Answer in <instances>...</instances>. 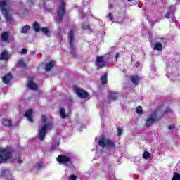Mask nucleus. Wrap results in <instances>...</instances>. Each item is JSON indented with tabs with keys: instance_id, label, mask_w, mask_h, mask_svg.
Masks as SVG:
<instances>
[{
	"instance_id": "4",
	"label": "nucleus",
	"mask_w": 180,
	"mask_h": 180,
	"mask_svg": "<svg viewBox=\"0 0 180 180\" xmlns=\"http://www.w3.org/2000/svg\"><path fill=\"white\" fill-rule=\"evenodd\" d=\"M57 161L66 167H71V165H72V162H71V155H60L57 158Z\"/></svg>"
},
{
	"instance_id": "18",
	"label": "nucleus",
	"mask_w": 180,
	"mask_h": 180,
	"mask_svg": "<svg viewBox=\"0 0 180 180\" xmlns=\"http://www.w3.org/2000/svg\"><path fill=\"white\" fill-rule=\"evenodd\" d=\"M124 20V14L121 13L117 15L115 22H117L118 23H122Z\"/></svg>"
},
{
	"instance_id": "17",
	"label": "nucleus",
	"mask_w": 180,
	"mask_h": 180,
	"mask_svg": "<svg viewBox=\"0 0 180 180\" xmlns=\"http://www.w3.org/2000/svg\"><path fill=\"white\" fill-rule=\"evenodd\" d=\"M56 64V62L54 60H51V62L48 63L45 65V70L46 71H50Z\"/></svg>"
},
{
	"instance_id": "8",
	"label": "nucleus",
	"mask_w": 180,
	"mask_h": 180,
	"mask_svg": "<svg viewBox=\"0 0 180 180\" xmlns=\"http://www.w3.org/2000/svg\"><path fill=\"white\" fill-rule=\"evenodd\" d=\"M106 65V62H105V59L102 56H98L96 60V67L97 70H100V68H103Z\"/></svg>"
},
{
	"instance_id": "19",
	"label": "nucleus",
	"mask_w": 180,
	"mask_h": 180,
	"mask_svg": "<svg viewBox=\"0 0 180 180\" xmlns=\"http://www.w3.org/2000/svg\"><path fill=\"white\" fill-rule=\"evenodd\" d=\"M12 79V75L8 74L3 77V82L4 84H9V81Z\"/></svg>"
},
{
	"instance_id": "2",
	"label": "nucleus",
	"mask_w": 180,
	"mask_h": 180,
	"mask_svg": "<svg viewBox=\"0 0 180 180\" xmlns=\"http://www.w3.org/2000/svg\"><path fill=\"white\" fill-rule=\"evenodd\" d=\"M8 160L17 161L18 164H22L23 160L19 155L16 156V153H12L8 148H0V164L6 162Z\"/></svg>"
},
{
	"instance_id": "33",
	"label": "nucleus",
	"mask_w": 180,
	"mask_h": 180,
	"mask_svg": "<svg viewBox=\"0 0 180 180\" xmlns=\"http://www.w3.org/2000/svg\"><path fill=\"white\" fill-rule=\"evenodd\" d=\"M6 180H16V179L15 178V176H13V173H12V172L10 173V175H8Z\"/></svg>"
},
{
	"instance_id": "11",
	"label": "nucleus",
	"mask_w": 180,
	"mask_h": 180,
	"mask_svg": "<svg viewBox=\"0 0 180 180\" xmlns=\"http://www.w3.org/2000/svg\"><path fill=\"white\" fill-rule=\"evenodd\" d=\"M68 41L70 47V50H74V31L70 30L68 37Z\"/></svg>"
},
{
	"instance_id": "25",
	"label": "nucleus",
	"mask_w": 180,
	"mask_h": 180,
	"mask_svg": "<svg viewBox=\"0 0 180 180\" xmlns=\"http://www.w3.org/2000/svg\"><path fill=\"white\" fill-rule=\"evenodd\" d=\"M117 98H119V94H117V93H111L110 94V99L111 101H116V99H117Z\"/></svg>"
},
{
	"instance_id": "46",
	"label": "nucleus",
	"mask_w": 180,
	"mask_h": 180,
	"mask_svg": "<svg viewBox=\"0 0 180 180\" xmlns=\"http://www.w3.org/2000/svg\"><path fill=\"white\" fill-rule=\"evenodd\" d=\"M124 72H126V70H124Z\"/></svg>"
},
{
	"instance_id": "44",
	"label": "nucleus",
	"mask_w": 180,
	"mask_h": 180,
	"mask_svg": "<svg viewBox=\"0 0 180 180\" xmlns=\"http://www.w3.org/2000/svg\"><path fill=\"white\" fill-rule=\"evenodd\" d=\"M167 112H169V109H168V110L165 111V113H167Z\"/></svg>"
},
{
	"instance_id": "21",
	"label": "nucleus",
	"mask_w": 180,
	"mask_h": 180,
	"mask_svg": "<svg viewBox=\"0 0 180 180\" xmlns=\"http://www.w3.org/2000/svg\"><path fill=\"white\" fill-rule=\"evenodd\" d=\"M3 125L5 126V127H11L12 126V123L11 122V120L3 119L2 120Z\"/></svg>"
},
{
	"instance_id": "29",
	"label": "nucleus",
	"mask_w": 180,
	"mask_h": 180,
	"mask_svg": "<svg viewBox=\"0 0 180 180\" xmlns=\"http://www.w3.org/2000/svg\"><path fill=\"white\" fill-rule=\"evenodd\" d=\"M30 29L29 25L23 26L21 29V33H27V31Z\"/></svg>"
},
{
	"instance_id": "14",
	"label": "nucleus",
	"mask_w": 180,
	"mask_h": 180,
	"mask_svg": "<svg viewBox=\"0 0 180 180\" xmlns=\"http://www.w3.org/2000/svg\"><path fill=\"white\" fill-rule=\"evenodd\" d=\"M12 172L7 169H4L0 172V178H4L6 180V177L11 174Z\"/></svg>"
},
{
	"instance_id": "32",
	"label": "nucleus",
	"mask_w": 180,
	"mask_h": 180,
	"mask_svg": "<svg viewBox=\"0 0 180 180\" xmlns=\"http://www.w3.org/2000/svg\"><path fill=\"white\" fill-rule=\"evenodd\" d=\"M172 180H180V174L179 173L174 172Z\"/></svg>"
},
{
	"instance_id": "47",
	"label": "nucleus",
	"mask_w": 180,
	"mask_h": 180,
	"mask_svg": "<svg viewBox=\"0 0 180 180\" xmlns=\"http://www.w3.org/2000/svg\"><path fill=\"white\" fill-rule=\"evenodd\" d=\"M0 20H1V18H0Z\"/></svg>"
},
{
	"instance_id": "40",
	"label": "nucleus",
	"mask_w": 180,
	"mask_h": 180,
	"mask_svg": "<svg viewBox=\"0 0 180 180\" xmlns=\"http://www.w3.org/2000/svg\"><path fill=\"white\" fill-rule=\"evenodd\" d=\"M27 49H22L20 54H27Z\"/></svg>"
},
{
	"instance_id": "23",
	"label": "nucleus",
	"mask_w": 180,
	"mask_h": 180,
	"mask_svg": "<svg viewBox=\"0 0 180 180\" xmlns=\"http://www.w3.org/2000/svg\"><path fill=\"white\" fill-rule=\"evenodd\" d=\"M41 30L46 36H50V34H51V32H50L47 27H42Z\"/></svg>"
},
{
	"instance_id": "13",
	"label": "nucleus",
	"mask_w": 180,
	"mask_h": 180,
	"mask_svg": "<svg viewBox=\"0 0 180 180\" xmlns=\"http://www.w3.org/2000/svg\"><path fill=\"white\" fill-rule=\"evenodd\" d=\"M25 116L27 118V120L30 122V123H33V110L30 109L27 110L25 113Z\"/></svg>"
},
{
	"instance_id": "1",
	"label": "nucleus",
	"mask_w": 180,
	"mask_h": 180,
	"mask_svg": "<svg viewBox=\"0 0 180 180\" xmlns=\"http://www.w3.org/2000/svg\"><path fill=\"white\" fill-rule=\"evenodd\" d=\"M51 116L49 115H42L39 127L38 128V137L39 140L43 141L47 134V130L53 129V122H51Z\"/></svg>"
},
{
	"instance_id": "26",
	"label": "nucleus",
	"mask_w": 180,
	"mask_h": 180,
	"mask_svg": "<svg viewBox=\"0 0 180 180\" xmlns=\"http://www.w3.org/2000/svg\"><path fill=\"white\" fill-rule=\"evenodd\" d=\"M60 115L62 119H65V117H67V114H65V109L64 108L60 109Z\"/></svg>"
},
{
	"instance_id": "12",
	"label": "nucleus",
	"mask_w": 180,
	"mask_h": 180,
	"mask_svg": "<svg viewBox=\"0 0 180 180\" xmlns=\"http://www.w3.org/2000/svg\"><path fill=\"white\" fill-rule=\"evenodd\" d=\"M27 81V88L36 91V89H37V84L33 82V77H29Z\"/></svg>"
},
{
	"instance_id": "35",
	"label": "nucleus",
	"mask_w": 180,
	"mask_h": 180,
	"mask_svg": "<svg viewBox=\"0 0 180 180\" xmlns=\"http://www.w3.org/2000/svg\"><path fill=\"white\" fill-rule=\"evenodd\" d=\"M77 178H78V176L76 174H72L69 176L68 180H77Z\"/></svg>"
},
{
	"instance_id": "20",
	"label": "nucleus",
	"mask_w": 180,
	"mask_h": 180,
	"mask_svg": "<svg viewBox=\"0 0 180 180\" xmlns=\"http://www.w3.org/2000/svg\"><path fill=\"white\" fill-rule=\"evenodd\" d=\"M1 40L3 41H8L9 40V33L4 32L1 34Z\"/></svg>"
},
{
	"instance_id": "16",
	"label": "nucleus",
	"mask_w": 180,
	"mask_h": 180,
	"mask_svg": "<svg viewBox=\"0 0 180 180\" xmlns=\"http://www.w3.org/2000/svg\"><path fill=\"white\" fill-rule=\"evenodd\" d=\"M9 57H11L9 53H8L6 51H4L1 53L0 59L4 60V61H8V60H9Z\"/></svg>"
},
{
	"instance_id": "37",
	"label": "nucleus",
	"mask_w": 180,
	"mask_h": 180,
	"mask_svg": "<svg viewBox=\"0 0 180 180\" xmlns=\"http://www.w3.org/2000/svg\"><path fill=\"white\" fill-rule=\"evenodd\" d=\"M108 18H109L110 20H111V22H115V20H115V18H113V13H109Z\"/></svg>"
},
{
	"instance_id": "31",
	"label": "nucleus",
	"mask_w": 180,
	"mask_h": 180,
	"mask_svg": "<svg viewBox=\"0 0 180 180\" xmlns=\"http://www.w3.org/2000/svg\"><path fill=\"white\" fill-rule=\"evenodd\" d=\"M60 146V142H56L55 144L52 145L50 150L51 151H54V150H56V148Z\"/></svg>"
},
{
	"instance_id": "24",
	"label": "nucleus",
	"mask_w": 180,
	"mask_h": 180,
	"mask_svg": "<svg viewBox=\"0 0 180 180\" xmlns=\"http://www.w3.org/2000/svg\"><path fill=\"white\" fill-rule=\"evenodd\" d=\"M101 79L103 85H105V84L108 82V74L105 73L103 75H102Z\"/></svg>"
},
{
	"instance_id": "38",
	"label": "nucleus",
	"mask_w": 180,
	"mask_h": 180,
	"mask_svg": "<svg viewBox=\"0 0 180 180\" xmlns=\"http://www.w3.org/2000/svg\"><path fill=\"white\" fill-rule=\"evenodd\" d=\"M82 28L83 29H89V23H88V22L83 23Z\"/></svg>"
},
{
	"instance_id": "7",
	"label": "nucleus",
	"mask_w": 180,
	"mask_h": 180,
	"mask_svg": "<svg viewBox=\"0 0 180 180\" xmlns=\"http://www.w3.org/2000/svg\"><path fill=\"white\" fill-rule=\"evenodd\" d=\"M65 8V2H64V0H61L58 8V16L56 17V20L58 22L63 19V16H64Z\"/></svg>"
},
{
	"instance_id": "28",
	"label": "nucleus",
	"mask_w": 180,
	"mask_h": 180,
	"mask_svg": "<svg viewBox=\"0 0 180 180\" xmlns=\"http://www.w3.org/2000/svg\"><path fill=\"white\" fill-rule=\"evenodd\" d=\"M150 157H151V154H150L148 151H145L143 153V158H144V160H148Z\"/></svg>"
},
{
	"instance_id": "39",
	"label": "nucleus",
	"mask_w": 180,
	"mask_h": 180,
	"mask_svg": "<svg viewBox=\"0 0 180 180\" xmlns=\"http://www.w3.org/2000/svg\"><path fill=\"white\" fill-rule=\"evenodd\" d=\"M117 136H122V131H123V130L122 129V128H117Z\"/></svg>"
},
{
	"instance_id": "43",
	"label": "nucleus",
	"mask_w": 180,
	"mask_h": 180,
	"mask_svg": "<svg viewBox=\"0 0 180 180\" xmlns=\"http://www.w3.org/2000/svg\"><path fill=\"white\" fill-rule=\"evenodd\" d=\"M139 65H140V63H136V67H139Z\"/></svg>"
},
{
	"instance_id": "3",
	"label": "nucleus",
	"mask_w": 180,
	"mask_h": 180,
	"mask_svg": "<svg viewBox=\"0 0 180 180\" xmlns=\"http://www.w3.org/2000/svg\"><path fill=\"white\" fill-rule=\"evenodd\" d=\"M10 3L9 0H0V9L6 20L11 22L12 20V16L8 13V9H9Z\"/></svg>"
},
{
	"instance_id": "22",
	"label": "nucleus",
	"mask_w": 180,
	"mask_h": 180,
	"mask_svg": "<svg viewBox=\"0 0 180 180\" xmlns=\"http://www.w3.org/2000/svg\"><path fill=\"white\" fill-rule=\"evenodd\" d=\"M154 50L161 51L162 50V44L161 42H156L154 46Z\"/></svg>"
},
{
	"instance_id": "30",
	"label": "nucleus",
	"mask_w": 180,
	"mask_h": 180,
	"mask_svg": "<svg viewBox=\"0 0 180 180\" xmlns=\"http://www.w3.org/2000/svg\"><path fill=\"white\" fill-rule=\"evenodd\" d=\"M33 28L36 32H39L40 30V25L37 22H34Z\"/></svg>"
},
{
	"instance_id": "41",
	"label": "nucleus",
	"mask_w": 180,
	"mask_h": 180,
	"mask_svg": "<svg viewBox=\"0 0 180 180\" xmlns=\"http://www.w3.org/2000/svg\"><path fill=\"white\" fill-rule=\"evenodd\" d=\"M173 129H175V125H169L168 127L169 130H172Z\"/></svg>"
},
{
	"instance_id": "10",
	"label": "nucleus",
	"mask_w": 180,
	"mask_h": 180,
	"mask_svg": "<svg viewBox=\"0 0 180 180\" xmlns=\"http://www.w3.org/2000/svg\"><path fill=\"white\" fill-rule=\"evenodd\" d=\"M174 9H175V7L174 6H172L171 9L169 10L165 15V18L167 19H169L170 22H174V18H175L173 11Z\"/></svg>"
},
{
	"instance_id": "15",
	"label": "nucleus",
	"mask_w": 180,
	"mask_h": 180,
	"mask_svg": "<svg viewBox=\"0 0 180 180\" xmlns=\"http://www.w3.org/2000/svg\"><path fill=\"white\" fill-rule=\"evenodd\" d=\"M130 79L133 85H139V82H140V79H141V78L137 75H132L130 77Z\"/></svg>"
},
{
	"instance_id": "5",
	"label": "nucleus",
	"mask_w": 180,
	"mask_h": 180,
	"mask_svg": "<svg viewBox=\"0 0 180 180\" xmlns=\"http://www.w3.org/2000/svg\"><path fill=\"white\" fill-rule=\"evenodd\" d=\"M160 113V110H157L154 111L146 119L145 126L148 127L153 124V123H155L158 120V114Z\"/></svg>"
},
{
	"instance_id": "6",
	"label": "nucleus",
	"mask_w": 180,
	"mask_h": 180,
	"mask_svg": "<svg viewBox=\"0 0 180 180\" xmlns=\"http://www.w3.org/2000/svg\"><path fill=\"white\" fill-rule=\"evenodd\" d=\"M99 146L103 148H115V142L105 138H101L98 141Z\"/></svg>"
},
{
	"instance_id": "34",
	"label": "nucleus",
	"mask_w": 180,
	"mask_h": 180,
	"mask_svg": "<svg viewBox=\"0 0 180 180\" xmlns=\"http://www.w3.org/2000/svg\"><path fill=\"white\" fill-rule=\"evenodd\" d=\"M35 167L36 168H37V169H40V168H43V162H37L35 164Z\"/></svg>"
},
{
	"instance_id": "36",
	"label": "nucleus",
	"mask_w": 180,
	"mask_h": 180,
	"mask_svg": "<svg viewBox=\"0 0 180 180\" xmlns=\"http://www.w3.org/2000/svg\"><path fill=\"white\" fill-rule=\"evenodd\" d=\"M136 113L138 115L143 114V108L141 106H139V107L136 108Z\"/></svg>"
},
{
	"instance_id": "45",
	"label": "nucleus",
	"mask_w": 180,
	"mask_h": 180,
	"mask_svg": "<svg viewBox=\"0 0 180 180\" xmlns=\"http://www.w3.org/2000/svg\"><path fill=\"white\" fill-rule=\"evenodd\" d=\"M133 0H127L128 2H131Z\"/></svg>"
},
{
	"instance_id": "27",
	"label": "nucleus",
	"mask_w": 180,
	"mask_h": 180,
	"mask_svg": "<svg viewBox=\"0 0 180 180\" xmlns=\"http://www.w3.org/2000/svg\"><path fill=\"white\" fill-rule=\"evenodd\" d=\"M17 67H18V68L26 67V63H25L23 60H20L17 63Z\"/></svg>"
},
{
	"instance_id": "9",
	"label": "nucleus",
	"mask_w": 180,
	"mask_h": 180,
	"mask_svg": "<svg viewBox=\"0 0 180 180\" xmlns=\"http://www.w3.org/2000/svg\"><path fill=\"white\" fill-rule=\"evenodd\" d=\"M75 92L79 98H85L89 96V94L78 87H75Z\"/></svg>"
},
{
	"instance_id": "42",
	"label": "nucleus",
	"mask_w": 180,
	"mask_h": 180,
	"mask_svg": "<svg viewBox=\"0 0 180 180\" xmlns=\"http://www.w3.org/2000/svg\"><path fill=\"white\" fill-rule=\"evenodd\" d=\"M118 57H119V53H117L116 56H115L116 60H117Z\"/></svg>"
}]
</instances>
